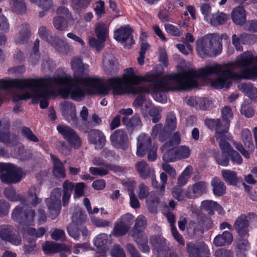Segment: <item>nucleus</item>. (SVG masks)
<instances>
[{"instance_id": "14", "label": "nucleus", "mask_w": 257, "mask_h": 257, "mask_svg": "<svg viewBox=\"0 0 257 257\" xmlns=\"http://www.w3.org/2000/svg\"><path fill=\"white\" fill-rule=\"evenodd\" d=\"M134 31L128 25L120 26L113 32V38L118 42L124 43V48L130 49L135 42L132 35Z\"/></svg>"}, {"instance_id": "53", "label": "nucleus", "mask_w": 257, "mask_h": 257, "mask_svg": "<svg viewBox=\"0 0 257 257\" xmlns=\"http://www.w3.org/2000/svg\"><path fill=\"white\" fill-rule=\"evenodd\" d=\"M62 246L59 243H55L49 241L45 242L43 246L44 251L48 253H56L61 250Z\"/></svg>"}, {"instance_id": "41", "label": "nucleus", "mask_w": 257, "mask_h": 257, "mask_svg": "<svg viewBox=\"0 0 257 257\" xmlns=\"http://www.w3.org/2000/svg\"><path fill=\"white\" fill-rule=\"evenodd\" d=\"M12 11L18 14H23L26 12V5L23 0H11Z\"/></svg>"}, {"instance_id": "59", "label": "nucleus", "mask_w": 257, "mask_h": 257, "mask_svg": "<svg viewBox=\"0 0 257 257\" xmlns=\"http://www.w3.org/2000/svg\"><path fill=\"white\" fill-rule=\"evenodd\" d=\"M162 110L160 107H152L149 109V113L152 117V122L156 123L159 121L162 117L161 112Z\"/></svg>"}, {"instance_id": "50", "label": "nucleus", "mask_w": 257, "mask_h": 257, "mask_svg": "<svg viewBox=\"0 0 257 257\" xmlns=\"http://www.w3.org/2000/svg\"><path fill=\"white\" fill-rule=\"evenodd\" d=\"M129 229L124 224L118 221L114 224L113 235L117 237L123 236L127 233Z\"/></svg>"}, {"instance_id": "19", "label": "nucleus", "mask_w": 257, "mask_h": 257, "mask_svg": "<svg viewBox=\"0 0 257 257\" xmlns=\"http://www.w3.org/2000/svg\"><path fill=\"white\" fill-rule=\"evenodd\" d=\"M257 42V35L243 33L232 36V43L237 51H242V45H251Z\"/></svg>"}, {"instance_id": "52", "label": "nucleus", "mask_w": 257, "mask_h": 257, "mask_svg": "<svg viewBox=\"0 0 257 257\" xmlns=\"http://www.w3.org/2000/svg\"><path fill=\"white\" fill-rule=\"evenodd\" d=\"M30 35L31 32L29 30V26L27 24H23L22 28L20 31L19 36L17 42L20 44L24 43L28 40Z\"/></svg>"}, {"instance_id": "45", "label": "nucleus", "mask_w": 257, "mask_h": 257, "mask_svg": "<svg viewBox=\"0 0 257 257\" xmlns=\"http://www.w3.org/2000/svg\"><path fill=\"white\" fill-rule=\"evenodd\" d=\"M241 137L245 147L250 151H253L254 146L250 131L248 128L243 129L241 132Z\"/></svg>"}, {"instance_id": "12", "label": "nucleus", "mask_w": 257, "mask_h": 257, "mask_svg": "<svg viewBox=\"0 0 257 257\" xmlns=\"http://www.w3.org/2000/svg\"><path fill=\"white\" fill-rule=\"evenodd\" d=\"M35 214L34 210L18 205L13 210L11 216L14 221L20 224L31 226L33 225Z\"/></svg>"}, {"instance_id": "15", "label": "nucleus", "mask_w": 257, "mask_h": 257, "mask_svg": "<svg viewBox=\"0 0 257 257\" xmlns=\"http://www.w3.org/2000/svg\"><path fill=\"white\" fill-rule=\"evenodd\" d=\"M219 142V146L221 150L215 152L213 153V157L216 163L222 166L226 167L229 164V149H230V144L225 140V138L216 139Z\"/></svg>"}, {"instance_id": "21", "label": "nucleus", "mask_w": 257, "mask_h": 257, "mask_svg": "<svg viewBox=\"0 0 257 257\" xmlns=\"http://www.w3.org/2000/svg\"><path fill=\"white\" fill-rule=\"evenodd\" d=\"M186 250L189 257H201V255H207L209 254L207 245L203 241L197 243L188 242Z\"/></svg>"}, {"instance_id": "38", "label": "nucleus", "mask_w": 257, "mask_h": 257, "mask_svg": "<svg viewBox=\"0 0 257 257\" xmlns=\"http://www.w3.org/2000/svg\"><path fill=\"white\" fill-rule=\"evenodd\" d=\"M40 187L36 185H33L29 189L28 194L29 198H32L30 202L31 204L34 207L40 204L42 201V199L39 198L37 196V194L40 192Z\"/></svg>"}, {"instance_id": "1", "label": "nucleus", "mask_w": 257, "mask_h": 257, "mask_svg": "<svg viewBox=\"0 0 257 257\" xmlns=\"http://www.w3.org/2000/svg\"><path fill=\"white\" fill-rule=\"evenodd\" d=\"M200 68L196 71L193 69L182 68L179 73H174L166 76V79H155L158 77L157 73L149 72L144 76L135 74L132 68L124 70L121 81L118 85V90L116 95L152 93L154 98L158 102L162 100V93L166 89V80L173 82L182 90L197 87L198 79H206L207 77L199 76Z\"/></svg>"}, {"instance_id": "36", "label": "nucleus", "mask_w": 257, "mask_h": 257, "mask_svg": "<svg viewBox=\"0 0 257 257\" xmlns=\"http://www.w3.org/2000/svg\"><path fill=\"white\" fill-rule=\"evenodd\" d=\"M239 89L250 99L255 100L257 98V88L251 83H241Z\"/></svg>"}, {"instance_id": "43", "label": "nucleus", "mask_w": 257, "mask_h": 257, "mask_svg": "<svg viewBox=\"0 0 257 257\" xmlns=\"http://www.w3.org/2000/svg\"><path fill=\"white\" fill-rule=\"evenodd\" d=\"M108 241L107 235L105 233L97 235L93 240L94 246L100 250H104Z\"/></svg>"}, {"instance_id": "7", "label": "nucleus", "mask_w": 257, "mask_h": 257, "mask_svg": "<svg viewBox=\"0 0 257 257\" xmlns=\"http://www.w3.org/2000/svg\"><path fill=\"white\" fill-rule=\"evenodd\" d=\"M157 148L152 145L151 137L146 134L140 135L137 140V155L143 157L148 153V160L154 162L157 159Z\"/></svg>"}, {"instance_id": "22", "label": "nucleus", "mask_w": 257, "mask_h": 257, "mask_svg": "<svg viewBox=\"0 0 257 257\" xmlns=\"http://www.w3.org/2000/svg\"><path fill=\"white\" fill-rule=\"evenodd\" d=\"M0 238L13 245H18L21 244L22 239L19 234L13 233V228L9 225H3L0 226Z\"/></svg>"}, {"instance_id": "64", "label": "nucleus", "mask_w": 257, "mask_h": 257, "mask_svg": "<svg viewBox=\"0 0 257 257\" xmlns=\"http://www.w3.org/2000/svg\"><path fill=\"white\" fill-rule=\"evenodd\" d=\"M46 230L43 227H41L37 230L35 228L29 227L27 230V233L31 236L40 238L42 237L46 233Z\"/></svg>"}, {"instance_id": "5", "label": "nucleus", "mask_w": 257, "mask_h": 257, "mask_svg": "<svg viewBox=\"0 0 257 257\" xmlns=\"http://www.w3.org/2000/svg\"><path fill=\"white\" fill-rule=\"evenodd\" d=\"M233 116V112L230 106H225L221 109L222 119L218 118H206L204 120V124L210 131H215V139L225 138V134L229 129Z\"/></svg>"}, {"instance_id": "9", "label": "nucleus", "mask_w": 257, "mask_h": 257, "mask_svg": "<svg viewBox=\"0 0 257 257\" xmlns=\"http://www.w3.org/2000/svg\"><path fill=\"white\" fill-rule=\"evenodd\" d=\"M23 175L21 168L16 165L3 163L0 178L2 181L7 184L17 183L20 182Z\"/></svg>"}, {"instance_id": "51", "label": "nucleus", "mask_w": 257, "mask_h": 257, "mask_svg": "<svg viewBox=\"0 0 257 257\" xmlns=\"http://www.w3.org/2000/svg\"><path fill=\"white\" fill-rule=\"evenodd\" d=\"M53 24L54 27L60 31L66 30L68 27L67 20L62 16L55 17L53 19Z\"/></svg>"}, {"instance_id": "56", "label": "nucleus", "mask_w": 257, "mask_h": 257, "mask_svg": "<svg viewBox=\"0 0 257 257\" xmlns=\"http://www.w3.org/2000/svg\"><path fill=\"white\" fill-rule=\"evenodd\" d=\"M247 237H240L237 243V247L238 251H237V255L238 256L239 252H244L247 251L250 248V244L247 239Z\"/></svg>"}, {"instance_id": "31", "label": "nucleus", "mask_w": 257, "mask_h": 257, "mask_svg": "<svg viewBox=\"0 0 257 257\" xmlns=\"http://www.w3.org/2000/svg\"><path fill=\"white\" fill-rule=\"evenodd\" d=\"M232 240V234L228 231H224L221 234H218L215 237L213 243L216 246H222L230 244Z\"/></svg>"}, {"instance_id": "27", "label": "nucleus", "mask_w": 257, "mask_h": 257, "mask_svg": "<svg viewBox=\"0 0 257 257\" xmlns=\"http://www.w3.org/2000/svg\"><path fill=\"white\" fill-rule=\"evenodd\" d=\"M72 85L69 86L65 90L67 95H70L72 99L76 101L79 100L81 98L85 96V92L83 88L80 86L81 83H72Z\"/></svg>"}, {"instance_id": "26", "label": "nucleus", "mask_w": 257, "mask_h": 257, "mask_svg": "<svg viewBox=\"0 0 257 257\" xmlns=\"http://www.w3.org/2000/svg\"><path fill=\"white\" fill-rule=\"evenodd\" d=\"M173 132L166 129L163 124H156L152 128L151 136L153 139H156L158 136V140L160 142H164L170 138Z\"/></svg>"}, {"instance_id": "37", "label": "nucleus", "mask_w": 257, "mask_h": 257, "mask_svg": "<svg viewBox=\"0 0 257 257\" xmlns=\"http://www.w3.org/2000/svg\"><path fill=\"white\" fill-rule=\"evenodd\" d=\"M181 143V135L179 132H175L174 135L169 138L168 142L161 147V150L162 152H164L166 149L171 147H176Z\"/></svg>"}, {"instance_id": "57", "label": "nucleus", "mask_w": 257, "mask_h": 257, "mask_svg": "<svg viewBox=\"0 0 257 257\" xmlns=\"http://www.w3.org/2000/svg\"><path fill=\"white\" fill-rule=\"evenodd\" d=\"M165 31L169 35L173 37H180L183 35V32L176 26L170 24H166L164 25Z\"/></svg>"}, {"instance_id": "8", "label": "nucleus", "mask_w": 257, "mask_h": 257, "mask_svg": "<svg viewBox=\"0 0 257 257\" xmlns=\"http://www.w3.org/2000/svg\"><path fill=\"white\" fill-rule=\"evenodd\" d=\"M38 33L40 37L51 45L58 53L63 55H67L69 50V46L57 37L53 36L46 27L41 26L39 28Z\"/></svg>"}, {"instance_id": "55", "label": "nucleus", "mask_w": 257, "mask_h": 257, "mask_svg": "<svg viewBox=\"0 0 257 257\" xmlns=\"http://www.w3.org/2000/svg\"><path fill=\"white\" fill-rule=\"evenodd\" d=\"M57 146L59 152L66 156L71 154L72 148H73L68 142L67 143L64 141H59Z\"/></svg>"}, {"instance_id": "58", "label": "nucleus", "mask_w": 257, "mask_h": 257, "mask_svg": "<svg viewBox=\"0 0 257 257\" xmlns=\"http://www.w3.org/2000/svg\"><path fill=\"white\" fill-rule=\"evenodd\" d=\"M176 150L178 160L188 158L190 155V150L187 146H180L176 147Z\"/></svg>"}, {"instance_id": "62", "label": "nucleus", "mask_w": 257, "mask_h": 257, "mask_svg": "<svg viewBox=\"0 0 257 257\" xmlns=\"http://www.w3.org/2000/svg\"><path fill=\"white\" fill-rule=\"evenodd\" d=\"M74 188V198L75 199L80 198L84 195V189L86 185L84 182L75 183Z\"/></svg>"}, {"instance_id": "47", "label": "nucleus", "mask_w": 257, "mask_h": 257, "mask_svg": "<svg viewBox=\"0 0 257 257\" xmlns=\"http://www.w3.org/2000/svg\"><path fill=\"white\" fill-rule=\"evenodd\" d=\"M4 193L5 196L11 201H23V197L17 194L16 190L12 187H9L5 189Z\"/></svg>"}, {"instance_id": "40", "label": "nucleus", "mask_w": 257, "mask_h": 257, "mask_svg": "<svg viewBox=\"0 0 257 257\" xmlns=\"http://www.w3.org/2000/svg\"><path fill=\"white\" fill-rule=\"evenodd\" d=\"M227 20V15L223 12H218L211 15L210 23L214 26H219L224 24Z\"/></svg>"}, {"instance_id": "16", "label": "nucleus", "mask_w": 257, "mask_h": 257, "mask_svg": "<svg viewBox=\"0 0 257 257\" xmlns=\"http://www.w3.org/2000/svg\"><path fill=\"white\" fill-rule=\"evenodd\" d=\"M248 218L256 219L257 215L253 212H250L247 215L242 214L235 220L234 223V227L240 237H243L249 235V222Z\"/></svg>"}, {"instance_id": "33", "label": "nucleus", "mask_w": 257, "mask_h": 257, "mask_svg": "<svg viewBox=\"0 0 257 257\" xmlns=\"http://www.w3.org/2000/svg\"><path fill=\"white\" fill-rule=\"evenodd\" d=\"M213 187L212 191L215 196H222L225 194L226 186L224 183L219 178L214 177L211 182Z\"/></svg>"}, {"instance_id": "39", "label": "nucleus", "mask_w": 257, "mask_h": 257, "mask_svg": "<svg viewBox=\"0 0 257 257\" xmlns=\"http://www.w3.org/2000/svg\"><path fill=\"white\" fill-rule=\"evenodd\" d=\"M222 176L225 182L229 185H235L238 179L237 173L230 170H223L221 172Z\"/></svg>"}, {"instance_id": "32", "label": "nucleus", "mask_w": 257, "mask_h": 257, "mask_svg": "<svg viewBox=\"0 0 257 257\" xmlns=\"http://www.w3.org/2000/svg\"><path fill=\"white\" fill-rule=\"evenodd\" d=\"M201 208L211 215L214 214V210L220 212L223 210L221 206L217 202L209 200L202 201L201 203Z\"/></svg>"}, {"instance_id": "25", "label": "nucleus", "mask_w": 257, "mask_h": 257, "mask_svg": "<svg viewBox=\"0 0 257 257\" xmlns=\"http://www.w3.org/2000/svg\"><path fill=\"white\" fill-rule=\"evenodd\" d=\"M50 157L53 163V175L58 179H63L66 178V172L64 163L53 154H51Z\"/></svg>"}, {"instance_id": "23", "label": "nucleus", "mask_w": 257, "mask_h": 257, "mask_svg": "<svg viewBox=\"0 0 257 257\" xmlns=\"http://www.w3.org/2000/svg\"><path fill=\"white\" fill-rule=\"evenodd\" d=\"M207 184L203 181H198L186 189L185 194L187 198L195 199L207 192Z\"/></svg>"}, {"instance_id": "29", "label": "nucleus", "mask_w": 257, "mask_h": 257, "mask_svg": "<svg viewBox=\"0 0 257 257\" xmlns=\"http://www.w3.org/2000/svg\"><path fill=\"white\" fill-rule=\"evenodd\" d=\"M246 11L242 6L235 7L232 11V20L237 25H243L246 22Z\"/></svg>"}, {"instance_id": "4", "label": "nucleus", "mask_w": 257, "mask_h": 257, "mask_svg": "<svg viewBox=\"0 0 257 257\" xmlns=\"http://www.w3.org/2000/svg\"><path fill=\"white\" fill-rule=\"evenodd\" d=\"M6 81L8 83L7 87L5 90L10 88L19 89H30L33 91L40 90V92L34 95L32 98L33 103H40L41 108L48 107L49 102L46 97L49 93L53 92V84H60L62 79L56 77H48V78H30V79H13Z\"/></svg>"}, {"instance_id": "48", "label": "nucleus", "mask_w": 257, "mask_h": 257, "mask_svg": "<svg viewBox=\"0 0 257 257\" xmlns=\"http://www.w3.org/2000/svg\"><path fill=\"white\" fill-rule=\"evenodd\" d=\"M147 226V221L145 217L138 216L136 220V222L133 227L131 233L144 232V229Z\"/></svg>"}, {"instance_id": "63", "label": "nucleus", "mask_w": 257, "mask_h": 257, "mask_svg": "<svg viewBox=\"0 0 257 257\" xmlns=\"http://www.w3.org/2000/svg\"><path fill=\"white\" fill-rule=\"evenodd\" d=\"M22 135L28 140L37 143L39 141L38 138L35 135L32 130L28 127L24 126L22 129Z\"/></svg>"}, {"instance_id": "49", "label": "nucleus", "mask_w": 257, "mask_h": 257, "mask_svg": "<svg viewBox=\"0 0 257 257\" xmlns=\"http://www.w3.org/2000/svg\"><path fill=\"white\" fill-rule=\"evenodd\" d=\"M240 113L245 117L250 118L254 114V110L251 103L245 100L241 106Z\"/></svg>"}, {"instance_id": "13", "label": "nucleus", "mask_w": 257, "mask_h": 257, "mask_svg": "<svg viewBox=\"0 0 257 257\" xmlns=\"http://www.w3.org/2000/svg\"><path fill=\"white\" fill-rule=\"evenodd\" d=\"M57 130L74 149H78L82 145V139L77 133L70 126L66 124H59Z\"/></svg>"}, {"instance_id": "18", "label": "nucleus", "mask_w": 257, "mask_h": 257, "mask_svg": "<svg viewBox=\"0 0 257 257\" xmlns=\"http://www.w3.org/2000/svg\"><path fill=\"white\" fill-rule=\"evenodd\" d=\"M150 242L155 253L159 256H163L168 254L169 250L167 240L161 235L155 234L150 238Z\"/></svg>"}, {"instance_id": "54", "label": "nucleus", "mask_w": 257, "mask_h": 257, "mask_svg": "<svg viewBox=\"0 0 257 257\" xmlns=\"http://www.w3.org/2000/svg\"><path fill=\"white\" fill-rule=\"evenodd\" d=\"M212 104V101L205 97L196 98V106L201 110L209 109Z\"/></svg>"}, {"instance_id": "34", "label": "nucleus", "mask_w": 257, "mask_h": 257, "mask_svg": "<svg viewBox=\"0 0 257 257\" xmlns=\"http://www.w3.org/2000/svg\"><path fill=\"white\" fill-rule=\"evenodd\" d=\"M135 168L141 178L145 179L150 176L152 171L145 161L138 162Z\"/></svg>"}, {"instance_id": "17", "label": "nucleus", "mask_w": 257, "mask_h": 257, "mask_svg": "<svg viewBox=\"0 0 257 257\" xmlns=\"http://www.w3.org/2000/svg\"><path fill=\"white\" fill-rule=\"evenodd\" d=\"M90 127L86 125L84 127H79V130L85 133L88 134L87 139L89 144L95 145L100 149L102 148L106 142L104 134L101 131L97 129L89 130Z\"/></svg>"}, {"instance_id": "46", "label": "nucleus", "mask_w": 257, "mask_h": 257, "mask_svg": "<svg viewBox=\"0 0 257 257\" xmlns=\"http://www.w3.org/2000/svg\"><path fill=\"white\" fill-rule=\"evenodd\" d=\"M162 157L163 160L167 163L175 162L178 160L176 147H171L166 149Z\"/></svg>"}, {"instance_id": "28", "label": "nucleus", "mask_w": 257, "mask_h": 257, "mask_svg": "<svg viewBox=\"0 0 257 257\" xmlns=\"http://www.w3.org/2000/svg\"><path fill=\"white\" fill-rule=\"evenodd\" d=\"M122 122L124 125L128 133L131 134L135 128H139L142 126V122L139 115L135 114L131 118L128 116H122Z\"/></svg>"}, {"instance_id": "60", "label": "nucleus", "mask_w": 257, "mask_h": 257, "mask_svg": "<svg viewBox=\"0 0 257 257\" xmlns=\"http://www.w3.org/2000/svg\"><path fill=\"white\" fill-rule=\"evenodd\" d=\"M190 177V169L187 167L179 176L177 182L178 186L180 187L184 186L188 182Z\"/></svg>"}, {"instance_id": "10", "label": "nucleus", "mask_w": 257, "mask_h": 257, "mask_svg": "<svg viewBox=\"0 0 257 257\" xmlns=\"http://www.w3.org/2000/svg\"><path fill=\"white\" fill-rule=\"evenodd\" d=\"M86 217V215H80L75 221H72L67 226L69 235L76 240L79 239L80 233L84 240L90 235V232L85 225Z\"/></svg>"}, {"instance_id": "20", "label": "nucleus", "mask_w": 257, "mask_h": 257, "mask_svg": "<svg viewBox=\"0 0 257 257\" xmlns=\"http://www.w3.org/2000/svg\"><path fill=\"white\" fill-rule=\"evenodd\" d=\"M111 144L116 148L126 150L128 147V138L126 132L122 130L115 131L110 136Z\"/></svg>"}, {"instance_id": "30", "label": "nucleus", "mask_w": 257, "mask_h": 257, "mask_svg": "<svg viewBox=\"0 0 257 257\" xmlns=\"http://www.w3.org/2000/svg\"><path fill=\"white\" fill-rule=\"evenodd\" d=\"M74 185L75 183L70 181L69 180H65L63 183L62 202L63 206H65L68 204L72 191L74 190V188H75Z\"/></svg>"}, {"instance_id": "35", "label": "nucleus", "mask_w": 257, "mask_h": 257, "mask_svg": "<svg viewBox=\"0 0 257 257\" xmlns=\"http://www.w3.org/2000/svg\"><path fill=\"white\" fill-rule=\"evenodd\" d=\"M109 29L107 25L104 23H100L96 25L95 33L97 38L102 42L106 41L108 35Z\"/></svg>"}, {"instance_id": "42", "label": "nucleus", "mask_w": 257, "mask_h": 257, "mask_svg": "<svg viewBox=\"0 0 257 257\" xmlns=\"http://www.w3.org/2000/svg\"><path fill=\"white\" fill-rule=\"evenodd\" d=\"M163 126L173 132L176 130L177 118L174 112L171 111L167 113L165 123Z\"/></svg>"}, {"instance_id": "3", "label": "nucleus", "mask_w": 257, "mask_h": 257, "mask_svg": "<svg viewBox=\"0 0 257 257\" xmlns=\"http://www.w3.org/2000/svg\"><path fill=\"white\" fill-rule=\"evenodd\" d=\"M71 67L73 71L72 83L85 84L88 90L92 89L96 93L103 95H107L110 90H112L113 94L116 95L119 90L118 85L121 81V77L109 78L105 83L99 78H90L89 77V65L84 64L79 57H74L71 60Z\"/></svg>"}, {"instance_id": "2", "label": "nucleus", "mask_w": 257, "mask_h": 257, "mask_svg": "<svg viewBox=\"0 0 257 257\" xmlns=\"http://www.w3.org/2000/svg\"><path fill=\"white\" fill-rule=\"evenodd\" d=\"M216 74L218 78L212 82L211 86L216 89L229 88L232 82L228 79L240 80L257 79V55L246 51L240 54L236 61L223 64L215 63L206 65L198 75L208 77Z\"/></svg>"}, {"instance_id": "24", "label": "nucleus", "mask_w": 257, "mask_h": 257, "mask_svg": "<svg viewBox=\"0 0 257 257\" xmlns=\"http://www.w3.org/2000/svg\"><path fill=\"white\" fill-rule=\"evenodd\" d=\"M61 113L64 119L77 125L78 120L76 115V110L75 105L69 101H66L61 104Z\"/></svg>"}, {"instance_id": "6", "label": "nucleus", "mask_w": 257, "mask_h": 257, "mask_svg": "<svg viewBox=\"0 0 257 257\" xmlns=\"http://www.w3.org/2000/svg\"><path fill=\"white\" fill-rule=\"evenodd\" d=\"M222 49L219 38L214 34H210L196 41V51L201 58L219 55Z\"/></svg>"}, {"instance_id": "11", "label": "nucleus", "mask_w": 257, "mask_h": 257, "mask_svg": "<svg viewBox=\"0 0 257 257\" xmlns=\"http://www.w3.org/2000/svg\"><path fill=\"white\" fill-rule=\"evenodd\" d=\"M62 190L60 188H55L51 192L50 197L46 199L45 202L48 207L49 217L55 219L59 215L61 210V197Z\"/></svg>"}, {"instance_id": "61", "label": "nucleus", "mask_w": 257, "mask_h": 257, "mask_svg": "<svg viewBox=\"0 0 257 257\" xmlns=\"http://www.w3.org/2000/svg\"><path fill=\"white\" fill-rule=\"evenodd\" d=\"M229 152V160L230 159L233 164L240 165L242 164V158L241 156L237 151L233 150L231 145Z\"/></svg>"}, {"instance_id": "44", "label": "nucleus", "mask_w": 257, "mask_h": 257, "mask_svg": "<svg viewBox=\"0 0 257 257\" xmlns=\"http://www.w3.org/2000/svg\"><path fill=\"white\" fill-rule=\"evenodd\" d=\"M75 12L79 14L82 13L90 5L91 0H71Z\"/></svg>"}]
</instances>
